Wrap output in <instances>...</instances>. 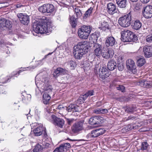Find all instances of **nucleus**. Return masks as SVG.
Returning <instances> with one entry per match:
<instances>
[{
	"mask_svg": "<svg viewBox=\"0 0 152 152\" xmlns=\"http://www.w3.org/2000/svg\"><path fill=\"white\" fill-rule=\"evenodd\" d=\"M46 17H43L39 21H36L33 23V30L37 33L41 34L51 32L50 24L47 22Z\"/></svg>",
	"mask_w": 152,
	"mask_h": 152,
	"instance_id": "1",
	"label": "nucleus"
},
{
	"mask_svg": "<svg viewBox=\"0 0 152 152\" xmlns=\"http://www.w3.org/2000/svg\"><path fill=\"white\" fill-rule=\"evenodd\" d=\"M36 77L35 83L37 86L40 88L45 91V92L42 96V100L45 104H48L49 103L51 98L50 94L52 92V87L49 85L47 81L45 80V81H37Z\"/></svg>",
	"mask_w": 152,
	"mask_h": 152,
	"instance_id": "2",
	"label": "nucleus"
},
{
	"mask_svg": "<svg viewBox=\"0 0 152 152\" xmlns=\"http://www.w3.org/2000/svg\"><path fill=\"white\" fill-rule=\"evenodd\" d=\"M121 34V40L123 42H135L137 40L136 35L129 30H123Z\"/></svg>",
	"mask_w": 152,
	"mask_h": 152,
	"instance_id": "3",
	"label": "nucleus"
},
{
	"mask_svg": "<svg viewBox=\"0 0 152 152\" xmlns=\"http://www.w3.org/2000/svg\"><path fill=\"white\" fill-rule=\"evenodd\" d=\"M92 29V27L83 25L78 30V34L80 38L82 39H87Z\"/></svg>",
	"mask_w": 152,
	"mask_h": 152,
	"instance_id": "4",
	"label": "nucleus"
},
{
	"mask_svg": "<svg viewBox=\"0 0 152 152\" xmlns=\"http://www.w3.org/2000/svg\"><path fill=\"white\" fill-rule=\"evenodd\" d=\"M131 20V14L130 12L128 14L120 17L118 19V22L121 26L127 27L130 25Z\"/></svg>",
	"mask_w": 152,
	"mask_h": 152,
	"instance_id": "5",
	"label": "nucleus"
},
{
	"mask_svg": "<svg viewBox=\"0 0 152 152\" xmlns=\"http://www.w3.org/2000/svg\"><path fill=\"white\" fill-rule=\"evenodd\" d=\"M10 21L5 18L0 20V34H4L5 31L9 29Z\"/></svg>",
	"mask_w": 152,
	"mask_h": 152,
	"instance_id": "6",
	"label": "nucleus"
},
{
	"mask_svg": "<svg viewBox=\"0 0 152 152\" xmlns=\"http://www.w3.org/2000/svg\"><path fill=\"white\" fill-rule=\"evenodd\" d=\"M90 47H92V49L94 50V54L96 56L100 57L102 56L103 50L102 45L98 43L93 44Z\"/></svg>",
	"mask_w": 152,
	"mask_h": 152,
	"instance_id": "7",
	"label": "nucleus"
},
{
	"mask_svg": "<svg viewBox=\"0 0 152 152\" xmlns=\"http://www.w3.org/2000/svg\"><path fill=\"white\" fill-rule=\"evenodd\" d=\"M17 16L22 24L26 25L29 22V16L25 13H18Z\"/></svg>",
	"mask_w": 152,
	"mask_h": 152,
	"instance_id": "8",
	"label": "nucleus"
},
{
	"mask_svg": "<svg viewBox=\"0 0 152 152\" xmlns=\"http://www.w3.org/2000/svg\"><path fill=\"white\" fill-rule=\"evenodd\" d=\"M88 44L86 41L81 42H79L77 45L74 47V48L79 50H82L83 51L86 53L88 52Z\"/></svg>",
	"mask_w": 152,
	"mask_h": 152,
	"instance_id": "9",
	"label": "nucleus"
},
{
	"mask_svg": "<svg viewBox=\"0 0 152 152\" xmlns=\"http://www.w3.org/2000/svg\"><path fill=\"white\" fill-rule=\"evenodd\" d=\"M143 15L146 18H150L152 17V6L148 5L143 8Z\"/></svg>",
	"mask_w": 152,
	"mask_h": 152,
	"instance_id": "10",
	"label": "nucleus"
},
{
	"mask_svg": "<svg viewBox=\"0 0 152 152\" xmlns=\"http://www.w3.org/2000/svg\"><path fill=\"white\" fill-rule=\"evenodd\" d=\"M83 121H80L75 123L72 127V132L75 133H77L83 129Z\"/></svg>",
	"mask_w": 152,
	"mask_h": 152,
	"instance_id": "11",
	"label": "nucleus"
},
{
	"mask_svg": "<svg viewBox=\"0 0 152 152\" xmlns=\"http://www.w3.org/2000/svg\"><path fill=\"white\" fill-rule=\"evenodd\" d=\"M52 119V123L55 125H57L60 128H62L64 124V121L60 118H58L54 115H51Z\"/></svg>",
	"mask_w": 152,
	"mask_h": 152,
	"instance_id": "12",
	"label": "nucleus"
},
{
	"mask_svg": "<svg viewBox=\"0 0 152 152\" xmlns=\"http://www.w3.org/2000/svg\"><path fill=\"white\" fill-rule=\"evenodd\" d=\"M114 54V52L112 49L103 48L102 54V56L106 59L112 57Z\"/></svg>",
	"mask_w": 152,
	"mask_h": 152,
	"instance_id": "13",
	"label": "nucleus"
},
{
	"mask_svg": "<svg viewBox=\"0 0 152 152\" xmlns=\"http://www.w3.org/2000/svg\"><path fill=\"white\" fill-rule=\"evenodd\" d=\"M107 69L105 66H101L99 69V77L103 79L108 77L109 75L107 73Z\"/></svg>",
	"mask_w": 152,
	"mask_h": 152,
	"instance_id": "14",
	"label": "nucleus"
},
{
	"mask_svg": "<svg viewBox=\"0 0 152 152\" xmlns=\"http://www.w3.org/2000/svg\"><path fill=\"white\" fill-rule=\"evenodd\" d=\"M86 53L83 51L82 50H79L73 48V54L75 58L77 59H80L83 57L84 55Z\"/></svg>",
	"mask_w": 152,
	"mask_h": 152,
	"instance_id": "15",
	"label": "nucleus"
},
{
	"mask_svg": "<svg viewBox=\"0 0 152 152\" xmlns=\"http://www.w3.org/2000/svg\"><path fill=\"white\" fill-rule=\"evenodd\" d=\"M99 36V33L98 32H95L94 33L91 35V37L89 39V45H92L93 44L96 43L98 38Z\"/></svg>",
	"mask_w": 152,
	"mask_h": 152,
	"instance_id": "16",
	"label": "nucleus"
},
{
	"mask_svg": "<svg viewBox=\"0 0 152 152\" xmlns=\"http://www.w3.org/2000/svg\"><path fill=\"white\" fill-rule=\"evenodd\" d=\"M143 51L146 57H150L152 56V46H145L143 48Z\"/></svg>",
	"mask_w": 152,
	"mask_h": 152,
	"instance_id": "17",
	"label": "nucleus"
},
{
	"mask_svg": "<svg viewBox=\"0 0 152 152\" xmlns=\"http://www.w3.org/2000/svg\"><path fill=\"white\" fill-rule=\"evenodd\" d=\"M45 129L43 127L42 125L41 124L39 125L38 127H37L34 130L35 135L36 136H39L41 135L43 132L46 133Z\"/></svg>",
	"mask_w": 152,
	"mask_h": 152,
	"instance_id": "18",
	"label": "nucleus"
},
{
	"mask_svg": "<svg viewBox=\"0 0 152 152\" xmlns=\"http://www.w3.org/2000/svg\"><path fill=\"white\" fill-rule=\"evenodd\" d=\"M66 71L67 70L61 67H58L55 70L53 75L54 77L56 78L61 74H64L66 73Z\"/></svg>",
	"mask_w": 152,
	"mask_h": 152,
	"instance_id": "19",
	"label": "nucleus"
},
{
	"mask_svg": "<svg viewBox=\"0 0 152 152\" xmlns=\"http://www.w3.org/2000/svg\"><path fill=\"white\" fill-rule=\"evenodd\" d=\"M107 12L110 14H113L115 12L116 10L115 4L112 3H109L107 4Z\"/></svg>",
	"mask_w": 152,
	"mask_h": 152,
	"instance_id": "20",
	"label": "nucleus"
},
{
	"mask_svg": "<svg viewBox=\"0 0 152 152\" xmlns=\"http://www.w3.org/2000/svg\"><path fill=\"white\" fill-rule=\"evenodd\" d=\"M115 40L114 37H110L106 38L105 44L107 47L112 46L115 44Z\"/></svg>",
	"mask_w": 152,
	"mask_h": 152,
	"instance_id": "21",
	"label": "nucleus"
},
{
	"mask_svg": "<svg viewBox=\"0 0 152 152\" xmlns=\"http://www.w3.org/2000/svg\"><path fill=\"white\" fill-rule=\"evenodd\" d=\"M100 122V118L97 116L92 117L89 120V124L91 125L99 124Z\"/></svg>",
	"mask_w": 152,
	"mask_h": 152,
	"instance_id": "22",
	"label": "nucleus"
},
{
	"mask_svg": "<svg viewBox=\"0 0 152 152\" xmlns=\"http://www.w3.org/2000/svg\"><path fill=\"white\" fill-rule=\"evenodd\" d=\"M142 26V24L140 21L138 20L134 21L132 24V28L135 30H137L140 29Z\"/></svg>",
	"mask_w": 152,
	"mask_h": 152,
	"instance_id": "23",
	"label": "nucleus"
},
{
	"mask_svg": "<svg viewBox=\"0 0 152 152\" xmlns=\"http://www.w3.org/2000/svg\"><path fill=\"white\" fill-rule=\"evenodd\" d=\"M118 6L121 8H125L127 5V0H116Z\"/></svg>",
	"mask_w": 152,
	"mask_h": 152,
	"instance_id": "24",
	"label": "nucleus"
},
{
	"mask_svg": "<svg viewBox=\"0 0 152 152\" xmlns=\"http://www.w3.org/2000/svg\"><path fill=\"white\" fill-rule=\"evenodd\" d=\"M116 67V64L115 62L113 61H109L107 64V69L109 70L112 71L114 70Z\"/></svg>",
	"mask_w": 152,
	"mask_h": 152,
	"instance_id": "25",
	"label": "nucleus"
},
{
	"mask_svg": "<svg viewBox=\"0 0 152 152\" xmlns=\"http://www.w3.org/2000/svg\"><path fill=\"white\" fill-rule=\"evenodd\" d=\"M126 65L127 68L129 69L136 67L134 61L131 59H129L126 61Z\"/></svg>",
	"mask_w": 152,
	"mask_h": 152,
	"instance_id": "26",
	"label": "nucleus"
},
{
	"mask_svg": "<svg viewBox=\"0 0 152 152\" xmlns=\"http://www.w3.org/2000/svg\"><path fill=\"white\" fill-rule=\"evenodd\" d=\"M67 64L71 69H74L76 66V62L75 61L70 59L67 62Z\"/></svg>",
	"mask_w": 152,
	"mask_h": 152,
	"instance_id": "27",
	"label": "nucleus"
},
{
	"mask_svg": "<svg viewBox=\"0 0 152 152\" xmlns=\"http://www.w3.org/2000/svg\"><path fill=\"white\" fill-rule=\"evenodd\" d=\"M46 13H50L54 10V6L52 4H46Z\"/></svg>",
	"mask_w": 152,
	"mask_h": 152,
	"instance_id": "28",
	"label": "nucleus"
},
{
	"mask_svg": "<svg viewBox=\"0 0 152 152\" xmlns=\"http://www.w3.org/2000/svg\"><path fill=\"white\" fill-rule=\"evenodd\" d=\"M102 30L105 31L107 29H109V26L108 23L105 21H103L102 23L100 28Z\"/></svg>",
	"mask_w": 152,
	"mask_h": 152,
	"instance_id": "29",
	"label": "nucleus"
},
{
	"mask_svg": "<svg viewBox=\"0 0 152 152\" xmlns=\"http://www.w3.org/2000/svg\"><path fill=\"white\" fill-rule=\"evenodd\" d=\"M75 106L73 104H71L69 105L68 107H65V113L66 111L68 112H70L72 111L73 112V108H74Z\"/></svg>",
	"mask_w": 152,
	"mask_h": 152,
	"instance_id": "30",
	"label": "nucleus"
},
{
	"mask_svg": "<svg viewBox=\"0 0 152 152\" xmlns=\"http://www.w3.org/2000/svg\"><path fill=\"white\" fill-rule=\"evenodd\" d=\"M42 146L39 144H37L34 149V152H41L43 149Z\"/></svg>",
	"mask_w": 152,
	"mask_h": 152,
	"instance_id": "31",
	"label": "nucleus"
},
{
	"mask_svg": "<svg viewBox=\"0 0 152 152\" xmlns=\"http://www.w3.org/2000/svg\"><path fill=\"white\" fill-rule=\"evenodd\" d=\"M145 63V60L142 58H140L137 61V65L140 67L142 66Z\"/></svg>",
	"mask_w": 152,
	"mask_h": 152,
	"instance_id": "32",
	"label": "nucleus"
},
{
	"mask_svg": "<svg viewBox=\"0 0 152 152\" xmlns=\"http://www.w3.org/2000/svg\"><path fill=\"white\" fill-rule=\"evenodd\" d=\"M75 11L77 16V18H79L82 15L81 12L79 8H75Z\"/></svg>",
	"mask_w": 152,
	"mask_h": 152,
	"instance_id": "33",
	"label": "nucleus"
},
{
	"mask_svg": "<svg viewBox=\"0 0 152 152\" xmlns=\"http://www.w3.org/2000/svg\"><path fill=\"white\" fill-rule=\"evenodd\" d=\"M148 145L147 142H144L142 143L141 149L142 151L146 150L148 147Z\"/></svg>",
	"mask_w": 152,
	"mask_h": 152,
	"instance_id": "34",
	"label": "nucleus"
},
{
	"mask_svg": "<svg viewBox=\"0 0 152 152\" xmlns=\"http://www.w3.org/2000/svg\"><path fill=\"white\" fill-rule=\"evenodd\" d=\"M46 4H44L39 8V11L42 13H46Z\"/></svg>",
	"mask_w": 152,
	"mask_h": 152,
	"instance_id": "35",
	"label": "nucleus"
},
{
	"mask_svg": "<svg viewBox=\"0 0 152 152\" xmlns=\"http://www.w3.org/2000/svg\"><path fill=\"white\" fill-rule=\"evenodd\" d=\"M65 151L61 144L58 147L56 148L53 152H64Z\"/></svg>",
	"mask_w": 152,
	"mask_h": 152,
	"instance_id": "36",
	"label": "nucleus"
},
{
	"mask_svg": "<svg viewBox=\"0 0 152 152\" xmlns=\"http://www.w3.org/2000/svg\"><path fill=\"white\" fill-rule=\"evenodd\" d=\"M144 83V87L150 88L152 87V83L151 82L147 81L145 80Z\"/></svg>",
	"mask_w": 152,
	"mask_h": 152,
	"instance_id": "37",
	"label": "nucleus"
},
{
	"mask_svg": "<svg viewBox=\"0 0 152 152\" xmlns=\"http://www.w3.org/2000/svg\"><path fill=\"white\" fill-rule=\"evenodd\" d=\"M93 8L91 7L86 12L85 14V17L87 18L92 13L93 10Z\"/></svg>",
	"mask_w": 152,
	"mask_h": 152,
	"instance_id": "38",
	"label": "nucleus"
},
{
	"mask_svg": "<svg viewBox=\"0 0 152 152\" xmlns=\"http://www.w3.org/2000/svg\"><path fill=\"white\" fill-rule=\"evenodd\" d=\"M65 151L71 147L70 144L69 143H63L61 144Z\"/></svg>",
	"mask_w": 152,
	"mask_h": 152,
	"instance_id": "39",
	"label": "nucleus"
},
{
	"mask_svg": "<svg viewBox=\"0 0 152 152\" xmlns=\"http://www.w3.org/2000/svg\"><path fill=\"white\" fill-rule=\"evenodd\" d=\"M96 131L98 134L99 136L103 134L105 131V130L103 129H96Z\"/></svg>",
	"mask_w": 152,
	"mask_h": 152,
	"instance_id": "40",
	"label": "nucleus"
},
{
	"mask_svg": "<svg viewBox=\"0 0 152 152\" xmlns=\"http://www.w3.org/2000/svg\"><path fill=\"white\" fill-rule=\"evenodd\" d=\"M88 97V96H87V95L86 93H85V94L80 96L79 98L78 99V101L80 100H82L83 101H81V102H84V101L87 99Z\"/></svg>",
	"mask_w": 152,
	"mask_h": 152,
	"instance_id": "41",
	"label": "nucleus"
},
{
	"mask_svg": "<svg viewBox=\"0 0 152 152\" xmlns=\"http://www.w3.org/2000/svg\"><path fill=\"white\" fill-rule=\"evenodd\" d=\"M91 136L93 137H95L99 136L96 129L92 131L91 134Z\"/></svg>",
	"mask_w": 152,
	"mask_h": 152,
	"instance_id": "42",
	"label": "nucleus"
},
{
	"mask_svg": "<svg viewBox=\"0 0 152 152\" xmlns=\"http://www.w3.org/2000/svg\"><path fill=\"white\" fill-rule=\"evenodd\" d=\"M146 41L148 43L152 42V34L147 36L145 38Z\"/></svg>",
	"mask_w": 152,
	"mask_h": 152,
	"instance_id": "43",
	"label": "nucleus"
},
{
	"mask_svg": "<svg viewBox=\"0 0 152 152\" xmlns=\"http://www.w3.org/2000/svg\"><path fill=\"white\" fill-rule=\"evenodd\" d=\"M65 107H64L63 105H59L57 107V109L60 110H61L59 111V112H62L63 111L64 113H65Z\"/></svg>",
	"mask_w": 152,
	"mask_h": 152,
	"instance_id": "44",
	"label": "nucleus"
},
{
	"mask_svg": "<svg viewBox=\"0 0 152 152\" xmlns=\"http://www.w3.org/2000/svg\"><path fill=\"white\" fill-rule=\"evenodd\" d=\"M133 111V108L132 107H129L125 110V111L128 113H132Z\"/></svg>",
	"mask_w": 152,
	"mask_h": 152,
	"instance_id": "45",
	"label": "nucleus"
},
{
	"mask_svg": "<svg viewBox=\"0 0 152 152\" xmlns=\"http://www.w3.org/2000/svg\"><path fill=\"white\" fill-rule=\"evenodd\" d=\"M75 107L73 108V112H80V110L79 107H78L77 105L73 104Z\"/></svg>",
	"mask_w": 152,
	"mask_h": 152,
	"instance_id": "46",
	"label": "nucleus"
},
{
	"mask_svg": "<svg viewBox=\"0 0 152 152\" xmlns=\"http://www.w3.org/2000/svg\"><path fill=\"white\" fill-rule=\"evenodd\" d=\"M118 90H120L122 92H124L125 91V88L124 86L122 85H119L117 87Z\"/></svg>",
	"mask_w": 152,
	"mask_h": 152,
	"instance_id": "47",
	"label": "nucleus"
},
{
	"mask_svg": "<svg viewBox=\"0 0 152 152\" xmlns=\"http://www.w3.org/2000/svg\"><path fill=\"white\" fill-rule=\"evenodd\" d=\"M94 92L93 90H89L86 93L88 97L93 95H94Z\"/></svg>",
	"mask_w": 152,
	"mask_h": 152,
	"instance_id": "48",
	"label": "nucleus"
},
{
	"mask_svg": "<svg viewBox=\"0 0 152 152\" xmlns=\"http://www.w3.org/2000/svg\"><path fill=\"white\" fill-rule=\"evenodd\" d=\"M145 80H143L140 81L137 83V85L144 87Z\"/></svg>",
	"mask_w": 152,
	"mask_h": 152,
	"instance_id": "49",
	"label": "nucleus"
},
{
	"mask_svg": "<svg viewBox=\"0 0 152 152\" xmlns=\"http://www.w3.org/2000/svg\"><path fill=\"white\" fill-rule=\"evenodd\" d=\"M108 110L107 109L101 108V113L104 114L107 113Z\"/></svg>",
	"mask_w": 152,
	"mask_h": 152,
	"instance_id": "50",
	"label": "nucleus"
},
{
	"mask_svg": "<svg viewBox=\"0 0 152 152\" xmlns=\"http://www.w3.org/2000/svg\"><path fill=\"white\" fill-rule=\"evenodd\" d=\"M74 120L73 119H66L67 122L68 124L70 125L72 124L73 123Z\"/></svg>",
	"mask_w": 152,
	"mask_h": 152,
	"instance_id": "51",
	"label": "nucleus"
},
{
	"mask_svg": "<svg viewBox=\"0 0 152 152\" xmlns=\"http://www.w3.org/2000/svg\"><path fill=\"white\" fill-rule=\"evenodd\" d=\"M70 23L72 26L73 27H75L76 25V20L75 21H70Z\"/></svg>",
	"mask_w": 152,
	"mask_h": 152,
	"instance_id": "52",
	"label": "nucleus"
},
{
	"mask_svg": "<svg viewBox=\"0 0 152 152\" xmlns=\"http://www.w3.org/2000/svg\"><path fill=\"white\" fill-rule=\"evenodd\" d=\"M23 71H24V70H23L22 69H21V70H20L19 71H18V72H13V73L12 74V75H14V76H15V75H17L18 73V74H19V73L20 72H21Z\"/></svg>",
	"mask_w": 152,
	"mask_h": 152,
	"instance_id": "53",
	"label": "nucleus"
},
{
	"mask_svg": "<svg viewBox=\"0 0 152 152\" xmlns=\"http://www.w3.org/2000/svg\"><path fill=\"white\" fill-rule=\"evenodd\" d=\"M118 68L119 71H122L123 69V66L122 65L120 64L118 65Z\"/></svg>",
	"mask_w": 152,
	"mask_h": 152,
	"instance_id": "54",
	"label": "nucleus"
},
{
	"mask_svg": "<svg viewBox=\"0 0 152 152\" xmlns=\"http://www.w3.org/2000/svg\"><path fill=\"white\" fill-rule=\"evenodd\" d=\"M94 112L97 114L101 113V108H97L95 109Z\"/></svg>",
	"mask_w": 152,
	"mask_h": 152,
	"instance_id": "55",
	"label": "nucleus"
},
{
	"mask_svg": "<svg viewBox=\"0 0 152 152\" xmlns=\"http://www.w3.org/2000/svg\"><path fill=\"white\" fill-rule=\"evenodd\" d=\"M77 18L75 17V16L72 15L70 18V21L76 20Z\"/></svg>",
	"mask_w": 152,
	"mask_h": 152,
	"instance_id": "56",
	"label": "nucleus"
},
{
	"mask_svg": "<svg viewBox=\"0 0 152 152\" xmlns=\"http://www.w3.org/2000/svg\"><path fill=\"white\" fill-rule=\"evenodd\" d=\"M131 70V71L134 73H135L137 72V69H136V67L135 68H132L129 69Z\"/></svg>",
	"mask_w": 152,
	"mask_h": 152,
	"instance_id": "57",
	"label": "nucleus"
},
{
	"mask_svg": "<svg viewBox=\"0 0 152 152\" xmlns=\"http://www.w3.org/2000/svg\"><path fill=\"white\" fill-rule=\"evenodd\" d=\"M141 1L143 3H147L150 1V0H141Z\"/></svg>",
	"mask_w": 152,
	"mask_h": 152,
	"instance_id": "58",
	"label": "nucleus"
},
{
	"mask_svg": "<svg viewBox=\"0 0 152 152\" xmlns=\"http://www.w3.org/2000/svg\"><path fill=\"white\" fill-rule=\"evenodd\" d=\"M22 6V5H20L19 4H18L16 5V7L17 8L20 7Z\"/></svg>",
	"mask_w": 152,
	"mask_h": 152,
	"instance_id": "59",
	"label": "nucleus"
},
{
	"mask_svg": "<svg viewBox=\"0 0 152 152\" xmlns=\"http://www.w3.org/2000/svg\"><path fill=\"white\" fill-rule=\"evenodd\" d=\"M81 101H83L82 100H80V101H78V99L77 101V102L78 103H79V104H81V103H83V102H81Z\"/></svg>",
	"mask_w": 152,
	"mask_h": 152,
	"instance_id": "60",
	"label": "nucleus"
},
{
	"mask_svg": "<svg viewBox=\"0 0 152 152\" xmlns=\"http://www.w3.org/2000/svg\"><path fill=\"white\" fill-rule=\"evenodd\" d=\"M52 53H49L47 55H46L45 56V58H46V57L48 56V55H51V54H52Z\"/></svg>",
	"mask_w": 152,
	"mask_h": 152,
	"instance_id": "61",
	"label": "nucleus"
},
{
	"mask_svg": "<svg viewBox=\"0 0 152 152\" xmlns=\"http://www.w3.org/2000/svg\"><path fill=\"white\" fill-rule=\"evenodd\" d=\"M131 1L133 2H136L138 0H130Z\"/></svg>",
	"mask_w": 152,
	"mask_h": 152,
	"instance_id": "62",
	"label": "nucleus"
},
{
	"mask_svg": "<svg viewBox=\"0 0 152 152\" xmlns=\"http://www.w3.org/2000/svg\"><path fill=\"white\" fill-rule=\"evenodd\" d=\"M28 97L29 98H30L31 97V95L30 94H28Z\"/></svg>",
	"mask_w": 152,
	"mask_h": 152,
	"instance_id": "63",
	"label": "nucleus"
},
{
	"mask_svg": "<svg viewBox=\"0 0 152 152\" xmlns=\"http://www.w3.org/2000/svg\"><path fill=\"white\" fill-rule=\"evenodd\" d=\"M13 36H15V37H15V36H16L17 37V35H16V34H14V35H13Z\"/></svg>",
	"mask_w": 152,
	"mask_h": 152,
	"instance_id": "64",
	"label": "nucleus"
}]
</instances>
